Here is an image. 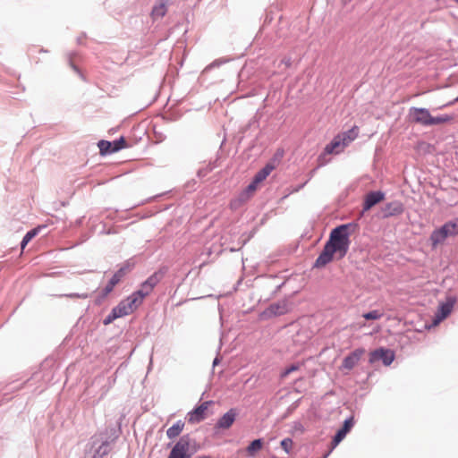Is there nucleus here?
<instances>
[{
	"mask_svg": "<svg viewBox=\"0 0 458 458\" xmlns=\"http://www.w3.org/2000/svg\"><path fill=\"white\" fill-rule=\"evenodd\" d=\"M263 447V442L261 439H256L252 441L247 447L246 451L248 456L253 457L255 454L260 451Z\"/></svg>",
	"mask_w": 458,
	"mask_h": 458,
	"instance_id": "4be33fe9",
	"label": "nucleus"
},
{
	"mask_svg": "<svg viewBox=\"0 0 458 458\" xmlns=\"http://www.w3.org/2000/svg\"><path fill=\"white\" fill-rule=\"evenodd\" d=\"M38 231H39V228H34L25 234V236L23 237V240L21 242V249L22 250L38 234Z\"/></svg>",
	"mask_w": 458,
	"mask_h": 458,
	"instance_id": "393cba45",
	"label": "nucleus"
},
{
	"mask_svg": "<svg viewBox=\"0 0 458 458\" xmlns=\"http://www.w3.org/2000/svg\"><path fill=\"white\" fill-rule=\"evenodd\" d=\"M458 4V0H454Z\"/></svg>",
	"mask_w": 458,
	"mask_h": 458,
	"instance_id": "c9c22d12",
	"label": "nucleus"
},
{
	"mask_svg": "<svg viewBox=\"0 0 458 458\" xmlns=\"http://www.w3.org/2000/svg\"><path fill=\"white\" fill-rule=\"evenodd\" d=\"M384 193H382L381 191H371L368 193L365 197L363 210H369L373 206L382 201L384 199Z\"/></svg>",
	"mask_w": 458,
	"mask_h": 458,
	"instance_id": "4468645a",
	"label": "nucleus"
},
{
	"mask_svg": "<svg viewBox=\"0 0 458 458\" xmlns=\"http://www.w3.org/2000/svg\"><path fill=\"white\" fill-rule=\"evenodd\" d=\"M455 116L454 114H441L438 116H431L430 119V126L432 125H438V124H445V123H450L454 120Z\"/></svg>",
	"mask_w": 458,
	"mask_h": 458,
	"instance_id": "a211bd4d",
	"label": "nucleus"
},
{
	"mask_svg": "<svg viewBox=\"0 0 458 458\" xmlns=\"http://www.w3.org/2000/svg\"><path fill=\"white\" fill-rule=\"evenodd\" d=\"M198 458H207V457H206V456H199V457H198Z\"/></svg>",
	"mask_w": 458,
	"mask_h": 458,
	"instance_id": "f704fd0d",
	"label": "nucleus"
},
{
	"mask_svg": "<svg viewBox=\"0 0 458 458\" xmlns=\"http://www.w3.org/2000/svg\"><path fill=\"white\" fill-rule=\"evenodd\" d=\"M235 418L236 412L231 409L218 420L216 427L224 429L229 428L233 424Z\"/></svg>",
	"mask_w": 458,
	"mask_h": 458,
	"instance_id": "2eb2a0df",
	"label": "nucleus"
},
{
	"mask_svg": "<svg viewBox=\"0 0 458 458\" xmlns=\"http://www.w3.org/2000/svg\"><path fill=\"white\" fill-rule=\"evenodd\" d=\"M430 112L423 107H411L409 110V118L411 122L424 126H430Z\"/></svg>",
	"mask_w": 458,
	"mask_h": 458,
	"instance_id": "0eeeda50",
	"label": "nucleus"
},
{
	"mask_svg": "<svg viewBox=\"0 0 458 458\" xmlns=\"http://www.w3.org/2000/svg\"><path fill=\"white\" fill-rule=\"evenodd\" d=\"M454 299L449 298L445 303H442L439 306L435 315V318L433 320L434 325H437L438 323H440L451 313L454 308Z\"/></svg>",
	"mask_w": 458,
	"mask_h": 458,
	"instance_id": "f8f14e48",
	"label": "nucleus"
},
{
	"mask_svg": "<svg viewBox=\"0 0 458 458\" xmlns=\"http://www.w3.org/2000/svg\"><path fill=\"white\" fill-rule=\"evenodd\" d=\"M274 170V165L267 164L264 168H262L260 171L257 173V174L254 176L253 181H255V183H261Z\"/></svg>",
	"mask_w": 458,
	"mask_h": 458,
	"instance_id": "aec40b11",
	"label": "nucleus"
},
{
	"mask_svg": "<svg viewBox=\"0 0 458 458\" xmlns=\"http://www.w3.org/2000/svg\"><path fill=\"white\" fill-rule=\"evenodd\" d=\"M364 353L365 350L362 348L354 350L344 359L342 368L347 370H351L358 364Z\"/></svg>",
	"mask_w": 458,
	"mask_h": 458,
	"instance_id": "9b49d317",
	"label": "nucleus"
},
{
	"mask_svg": "<svg viewBox=\"0 0 458 458\" xmlns=\"http://www.w3.org/2000/svg\"><path fill=\"white\" fill-rule=\"evenodd\" d=\"M353 426V420L350 418L344 422L343 427L336 432L333 441L332 448H335L347 435Z\"/></svg>",
	"mask_w": 458,
	"mask_h": 458,
	"instance_id": "ddd939ff",
	"label": "nucleus"
},
{
	"mask_svg": "<svg viewBox=\"0 0 458 458\" xmlns=\"http://www.w3.org/2000/svg\"><path fill=\"white\" fill-rule=\"evenodd\" d=\"M190 438L188 436L182 437L172 448L167 458H191Z\"/></svg>",
	"mask_w": 458,
	"mask_h": 458,
	"instance_id": "39448f33",
	"label": "nucleus"
},
{
	"mask_svg": "<svg viewBox=\"0 0 458 458\" xmlns=\"http://www.w3.org/2000/svg\"><path fill=\"white\" fill-rule=\"evenodd\" d=\"M282 63L285 65V67H289L291 65V58L284 57V59H282Z\"/></svg>",
	"mask_w": 458,
	"mask_h": 458,
	"instance_id": "473e14b6",
	"label": "nucleus"
},
{
	"mask_svg": "<svg viewBox=\"0 0 458 458\" xmlns=\"http://www.w3.org/2000/svg\"><path fill=\"white\" fill-rule=\"evenodd\" d=\"M357 228L358 225L355 223L344 224L334 228L323 250L316 259L314 267H324L334 259H342L348 252L351 244L350 236Z\"/></svg>",
	"mask_w": 458,
	"mask_h": 458,
	"instance_id": "f257e3e1",
	"label": "nucleus"
},
{
	"mask_svg": "<svg viewBox=\"0 0 458 458\" xmlns=\"http://www.w3.org/2000/svg\"><path fill=\"white\" fill-rule=\"evenodd\" d=\"M385 216H393L403 212V205L400 201H392L387 203L384 208Z\"/></svg>",
	"mask_w": 458,
	"mask_h": 458,
	"instance_id": "f3484780",
	"label": "nucleus"
},
{
	"mask_svg": "<svg viewBox=\"0 0 458 458\" xmlns=\"http://www.w3.org/2000/svg\"><path fill=\"white\" fill-rule=\"evenodd\" d=\"M300 368L301 365L299 363L291 365L290 367L286 368L284 370L281 372V377H287L292 372L299 370Z\"/></svg>",
	"mask_w": 458,
	"mask_h": 458,
	"instance_id": "bb28decb",
	"label": "nucleus"
},
{
	"mask_svg": "<svg viewBox=\"0 0 458 458\" xmlns=\"http://www.w3.org/2000/svg\"><path fill=\"white\" fill-rule=\"evenodd\" d=\"M166 12H167V8H166L165 4L161 3V4L154 6V8L152 10V16L154 18H161V17L165 16Z\"/></svg>",
	"mask_w": 458,
	"mask_h": 458,
	"instance_id": "b1692460",
	"label": "nucleus"
},
{
	"mask_svg": "<svg viewBox=\"0 0 458 458\" xmlns=\"http://www.w3.org/2000/svg\"><path fill=\"white\" fill-rule=\"evenodd\" d=\"M131 266L127 263L124 264L118 271H116L107 284L105 286V288L102 290L101 298H106L114 290V286L121 282L125 275L131 271Z\"/></svg>",
	"mask_w": 458,
	"mask_h": 458,
	"instance_id": "423d86ee",
	"label": "nucleus"
},
{
	"mask_svg": "<svg viewBox=\"0 0 458 458\" xmlns=\"http://www.w3.org/2000/svg\"><path fill=\"white\" fill-rule=\"evenodd\" d=\"M142 299L133 293L127 299L122 301L114 307V315L120 318L132 313L142 302Z\"/></svg>",
	"mask_w": 458,
	"mask_h": 458,
	"instance_id": "f03ea898",
	"label": "nucleus"
},
{
	"mask_svg": "<svg viewBox=\"0 0 458 458\" xmlns=\"http://www.w3.org/2000/svg\"><path fill=\"white\" fill-rule=\"evenodd\" d=\"M120 318L119 316L114 315V309L112 310L111 313L105 318L104 324L108 325L112 323L114 319Z\"/></svg>",
	"mask_w": 458,
	"mask_h": 458,
	"instance_id": "7c9ffc66",
	"label": "nucleus"
},
{
	"mask_svg": "<svg viewBox=\"0 0 458 458\" xmlns=\"http://www.w3.org/2000/svg\"><path fill=\"white\" fill-rule=\"evenodd\" d=\"M98 146H99L101 152L113 153V151H111V149L113 148L112 142L106 141V140H101V141H99Z\"/></svg>",
	"mask_w": 458,
	"mask_h": 458,
	"instance_id": "cd10ccee",
	"label": "nucleus"
},
{
	"mask_svg": "<svg viewBox=\"0 0 458 458\" xmlns=\"http://www.w3.org/2000/svg\"><path fill=\"white\" fill-rule=\"evenodd\" d=\"M212 402H204L199 406L188 413V421L191 424L199 423L207 417L208 407Z\"/></svg>",
	"mask_w": 458,
	"mask_h": 458,
	"instance_id": "1a4fd4ad",
	"label": "nucleus"
},
{
	"mask_svg": "<svg viewBox=\"0 0 458 458\" xmlns=\"http://www.w3.org/2000/svg\"><path fill=\"white\" fill-rule=\"evenodd\" d=\"M159 280L160 276L157 273L153 274L141 284L140 289L135 292V293L143 300L152 292Z\"/></svg>",
	"mask_w": 458,
	"mask_h": 458,
	"instance_id": "9d476101",
	"label": "nucleus"
},
{
	"mask_svg": "<svg viewBox=\"0 0 458 458\" xmlns=\"http://www.w3.org/2000/svg\"><path fill=\"white\" fill-rule=\"evenodd\" d=\"M458 233V223L448 222L439 229L435 230L430 236L433 246L443 242L446 237L455 235Z\"/></svg>",
	"mask_w": 458,
	"mask_h": 458,
	"instance_id": "7ed1b4c3",
	"label": "nucleus"
},
{
	"mask_svg": "<svg viewBox=\"0 0 458 458\" xmlns=\"http://www.w3.org/2000/svg\"><path fill=\"white\" fill-rule=\"evenodd\" d=\"M345 148L343 145V141L340 140V138L334 137V139L326 145L323 152L318 157V164L319 166L325 165L328 160L327 157L329 155H337L344 151Z\"/></svg>",
	"mask_w": 458,
	"mask_h": 458,
	"instance_id": "20e7f679",
	"label": "nucleus"
},
{
	"mask_svg": "<svg viewBox=\"0 0 458 458\" xmlns=\"http://www.w3.org/2000/svg\"><path fill=\"white\" fill-rule=\"evenodd\" d=\"M98 443V440H96V439H95V437H93V438H92V446H91V448H92L95 445H97Z\"/></svg>",
	"mask_w": 458,
	"mask_h": 458,
	"instance_id": "72a5a7b5",
	"label": "nucleus"
},
{
	"mask_svg": "<svg viewBox=\"0 0 458 458\" xmlns=\"http://www.w3.org/2000/svg\"><path fill=\"white\" fill-rule=\"evenodd\" d=\"M184 425L185 424L182 420H178L166 430L167 437L171 439L178 437L182 432Z\"/></svg>",
	"mask_w": 458,
	"mask_h": 458,
	"instance_id": "6ab92c4d",
	"label": "nucleus"
},
{
	"mask_svg": "<svg viewBox=\"0 0 458 458\" xmlns=\"http://www.w3.org/2000/svg\"><path fill=\"white\" fill-rule=\"evenodd\" d=\"M362 317L367 320H377L383 317V313L379 310H371L369 312L364 313Z\"/></svg>",
	"mask_w": 458,
	"mask_h": 458,
	"instance_id": "a878e982",
	"label": "nucleus"
},
{
	"mask_svg": "<svg viewBox=\"0 0 458 458\" xmlns=\"http://www.w3.org/2000/svg\"><path fill=\"white\" fill-rule=\"evenodd\" d=\"M381 360L385 366H389L394 360V352L390 349L378 348L369 354V362L375 363Z\"/></svg>",
	"mask_w": 458,
	"mask_h": 458,
	"instance_id": "6e6552de",
	"label": "nucleus"
},
{
	"mask_svg": "<svg viewBox=\"0 0 458 458\" xmlns=\"http://www.w3.org/2000/svg\"><path fill=\"white\" fill-rule=\"evenodd\" d=\"M113 143V148L111 151L116 152L126 146V141L123 138L119 139L118 140H114Z\"/></svg>",
	"mask_w": 458,
	"mask_h": 458,
	"instance_id": "c85d7f7f",
	"label": "nucleus"
},
{
	"mask_svg": "<svg viewBox=\"0 0 458 458\" xmlns=\"http://www.w3.org/2000/svg\"><path fill=\"white\" fill-rule=\"evenodd\" d=\"M359 134L358 126H353L347 131L337 134V137L340 138V140L343 141V145L346 148L352 141H353Z\"/></svg>",
	"mask_w": 458,
	"mask_h": 458,
	"instance_id": "dca6fc26",
	"label": "nucleus"
},
{
	"mask_svg": "<svg viewBox=\"0 0 458 458\" xmlns=\"http://www.w3.org/2000/svg\"><path fill=\"white\" fill-rule=\"evenodd\" d=\"M281 445V447L287 453L289 454L290 451L292 450L293 448V440L291 438H284L281 441L280 443Z\"/></svg>",
	"mask_w": 458,
	"mask_h": 458,
	"instance_id": "c756f323",
	"label": "nucleus"
},
{
	"mask_svg": "<svg viewBox=\"0 0 458 458\" xmlns=\"http://www.w3.org/2000/svg\"><path fill=\"white\" fill-rule=\"evenodd\" d=\"M287 311L285 303H274L271 304L268 309L266 310V313H269L270 315H283Z\"/></svg>",
	"mask_w": 458,
	"mask_h": 458,
	"instance_id": "412c9836",
	"label": "nucleus"
},
{
	"mask_svg": "<svg viewBox=\"0 0 458 458\" xmlns=\"http://www.w3.org/2000/svg\"><path fill=\"white\" fill-rule=\"evenodd\" d=\"M258 186L259 183H255V181H252L245 189V191L241 194V199L244 201L249 199L256 191Z\"/></svg>",
	"mask_w": 458,
	"mask_h": 458,
	"instance_id": "5701e85b",
	"label": "nucleus"
},
{
	"mask_svg": "<svg viewBox=\"0 0 458 458\" xmlns=\"http://www.w3.org/2000/svg\"><path fill=\"white\" fill-rule=\"evenodd\" d=\"M67 296L70 298L86 299L89 297V294L88 293H71Z\"/></svg>",
	"mask_w": 458,
	"mask_h": 458,
	"instance_id": "2f4dec72",
	"label": "nucleus"
}]
</instances>
